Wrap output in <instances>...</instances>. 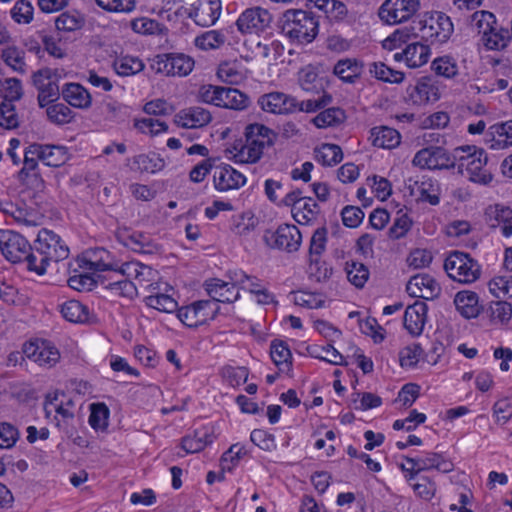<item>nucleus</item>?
Masks as SVG:
<instances>
[{
  "instance_id": "1",
  "label": "nucleus",
  "mask_w": 512,
  "mask_h": 512,
  "mask_svg": "<svg viewBox=\"0 0 512 512\" xmlns=\"http://www.w3.org/2000/svg\"><path fill=\"white\" fill-rule=\"evenodd\" d=\"M279 27L291 42L308 44L318 35L319 21L311 12L290 9L282 14Z\"/></svg>"
},
{
  "instance_id": "2",
  "label": "nucleus",
  "mask_w": 512,
  "mask_h": 512,
  "mask_svg": "<svg viewBox=\"0 0 512 512\" xmlns=\"http://www.w3.org/2000/svg\"><path fill=\"white\" fill-rule=\"evenodd\" d=\"M488 156L476 146H460L454 149V168L470 181L488 184L492 180L491 172L486 168Z\"/></svg>"
},
{
  "instance_id": "3",
  "label": "nucleus",
  "mask_w": 512,
  "mask_h": 512,
  "mask_svg": "<svg viewBox=\"0 0 512 512\" xmlns=\"http://www.w3.org/2000/svg\"><path fill=\"white\" fill-rule=\"evenodd\" d=\"M245 144H243L235 158L241 163L258 162L266 147L274 143L275 133L267 126L259 123L249 124L244 132Z\"/></svg>"
},
{
  "instance_id": "4",
  "label": "nucleus",
  "mask_w": 512,
  "mask_h": 512,
  "mask_svg": "<svg viewBox=\"0 0 512 512\" xmlns=\"http://www.w3.org/2000/svg\"><path fill=\"white\" fill-rule=\"evenodd\" d=\"M444 269L448 276L459 283L470 284L479 279L481 266L468 253L453 251L445 259Z\"/></svg>"
},
{
  "instance_id": "5",
  "label": "nucleus",
  "mask_w": 512,
  "mask_h": 512,
  "mask_svg": "<svg viewBox=\"0 0 512 512\" xmlns=\"http://www.w3.org/2000/svg\"><path fill=\"white\" fill-rule=\"evenodd\" d=\"M61 73L57 69L43 68L33 73L32 83L38 90V105L41 108L57 101L61 91L58 81Z\"/></svg>"
},
{
  "instance_id": "6",
  "label": "nucleus",
  "mask_w": 512,
  "mask_h": 512,
  "mask_svg": "<svg viewBox=\"0 0 512 512\" xmlns=\"http://www.w3.org/2000/svg\"><path fill=\"white\" fill-rule=\"evenodd\" d=\"M194 67V60L182 53H165L152 59L151 68L166 76H187Z\"/></svg>"
},
{
  "instance_id": "7",
  "label": "nucleus",
  "mask_w": 512,
  "mask_h": 512,
  "mask_svg": "<svg viewBox=\"0 0 512 512\" xmlns=\"http://www.w3.org/2000/svg\"><path fill=\"white\" fill-rule=\"evenodd\" d=\"M263 239L270 248L292 253L298 251L302 242V235L297 226L282 224L274 231L267 230Z\"/></svg>"
},
{
  "instance_id": "8",
  "label": "nucleus",
  "mask_w": 512,
  "mask_h": 512,
  "mask_svg": "<svg viewBox=\"0 0 512 512\" xmlns=\"http://www.w3.org/2000/svg\"><path fill=\"white\" fill-rule=\"evenodd\" d=\"M219 307H213L210 300H198L177 310L178 319L187 327L196 328L213 320Z\"/></svg>"
},
{
  "instance_id": "9",
  "label": "nucleus",
  "mask_w": 512,
  "mask_h": 512,
  "mask_svg": "<svg viewBox=\"0 0 512 512\" xmlns=\"http://www.w3.org/2000/svg\"><path fill=\"white\" fill-rule=\"evenodd\" d=\"M38 253L42 261L60 262L68 258L70 250L61 237L48 229H41L37 239Z\"/></svg>"
},
{
  "instance_id": "10",
  "label": "nucleus",
  "mask_w": 512,
  "mask_h": 512,
  "mask_svg": "<svg viewBox=\"0 0 512 512\" xmlns=\"http://www.w3.org/2000/svg\"><path fill=\"white\" fill-rule=\"evenodd\" d=\"M419 7V0H385L379 8L378 15L383 22L394 25L408 21Z\"/></svg>"
},
{
  "instance_id": "11",
  "label": "nucleus",
  "mask_w": 512,
  "mask_h": 512,
  "mask_svg": "<svg viewBox=\"0 0 512 512\" xmlns=\"http://www.w3.org/2000/svg\"><path fill=\"white\" fill-rule=\"evenodd\" d=\"M271 13L262 7L247 8L238 17L236 26L241 34H255L266 31L272 23Z\"/></svg>"
},
{
  "instance_id": "12",
  "label": "nucleus",
  "mask_w": 512,
  "mask_h": 512,
  "mask_svg": "<svg viewBox=\"0 0 512 512\" xmlns=\"http://www.w3.org/2000/svg\"><path fill=\"white\" fill-rule=\"evenodd\" d=\"M412 164L430 170L454 168V151L449 153L439 146L423 148L415 154Z\"/></svg>"
},
{
  "instance_id": "13",
  "label": "nucleus",
  "mask_w": 512,
  "mask_h": 512,
  "mask_svg": "<svg viewBox=\"0 0 512 512\" xmlns=\"http://www.w3.org/2000/svg\"><path fill=\"white\" fill-rule=\"evenodd\" d=\"M418 30L421 32V38L432 43H444L453 33V24L448 16L438 15L435 19L430 16L428 19L419 20Z\"/></svg>"
},
{
  "instance_id": "14",
  "label": "nucleus",
  "mask_w": 512,
  "mask_h": 512,
  "mask_svg": "<svg viewBox=\"0 0 512 512\" xmlns=\"http://www.w3.org/2000/svg\"><path fill=\"white\" fill-rule=\"evenodd\" d=\"M1 253L8 261L19 263L30 250V243L21 234L12 230H0Z\"/></svg>"
},
{
  "instance_id": "15",
  "label": "nucleus",
  "mask_w": 512,
  "mask_h": 512,
  "mask_svg": "<svg viewBox=\"0 0 512 512\" xmlns=\"http://www.w3.org/2000/svg\"><path fill=\"white\" fill-rule=\"evenodd\" d=\"M257 103L263 111L271 114H292L297 108L295 97L279 91L261 95Z\"/></svg>"
},
{
  "instance_id": "16",
  "label": "nucleus",
  "mask_w": 512,
  "mask_h": 512,
  "mask_svg": "<svg viewBox=\"0 0 512 512\" xmlns=\"http://www.w3.org/2000/svg\"><path fill=\"white\" fill-rule=\"evenodd\" d=\"M23 353L27 358L47 368L53 367L60 359L58 349L46 340L25 343Z\"/></svg>"
},
{
  "instance_id": "17",
  "label": "nucleus",
  "mask_w": 512,
  "mask_h": 512,
  "mask_svg": "<svg viewBox=\"0 0 512 512\" xmlns=\"http://www.w3.org/2000/svg\"><path fill=\"white\" fill-rule=\"evenodd\" d=\"M106 273L107 275H96L99 283L103 286L104 289L112 291L115 295L130 298L136 294V285L132 281L125 278V275L122 274L119 266L116 269L108 270Z\"/></svg>"
},
{
  "instance_id": "18",
  "label": "nucleus",
  "mask_w": 512,
  "mask_h": 512,
  "mask_svg": "<svg viewBox=\"0 0 512 512\" xmlns=\"http://www.w3.org/2000/svg\"><path fill=\"white\" fill-rule=\"evenodd\" d=\"M406 291L412 297L433 300L440 295L441 287L431 275L423 273L410 278Z\"/></svg>"
},
{
  "instance_id": "19",
  "label": "nucleus",
  "mask_w": 512,
  "mask_h": 512,
  "mask_svg": "<svg viewBox=\"0 0 512 512\" xmlns=\"http://www.w3.org/2000/svg\"><path fill=\"white\" fill-rule=\"evenodd\" d=\"M76 262L80 268L100 273H105L110 269H116L119 264L111 253L104 248H95L88 252L87 256L78 258Z\"/></svg>"
},
{
  "instance_id": "20",
  "label": "nucleus",
  "mask_w": 512,
  "mask_h": 512,
  "mask_svg": "<svg viewBox=\"0 0 512 512\" xmlns=\"http://www.w3.org/2000/svg\"><path fill=\"white\" fill-rule=\"evenodd\" d=\"M222 11L220 0H197L189 13V17L202 27H209L218 20Z\"/></svg>"
},
{
  "instance_id": "21",
  "label": "nucleus",
  "mask_w": 512,
  "mask_h": 512,
  "mask_svg": "<svg viewBox=\"0 0 512 512\" xmlns=\"http://www.w3.org/2000/svg\"><path fill=\"white\" fill-rule=\"evenodd\" d=\"M235 281L225 282L217 278H211L204 282L203 286L208 296L215 302L233 303L239 299L240 293Z\"/></svg>"
},
{
  "instance_id": "22",
  "label": "nucleus",
  "mask_w": 512,
  "mask_h": 512,
  "mask_svg": "<svg viewBox=\"0 0 512 512\" xmlns=\"http://www.w3.org/2000/svg\"><path fill=\"white\" fill-rule=\"evenodd\" d=\"M29 153L36 155L39 161L49 167H60L68 160L67 149L59 145L33 143L29 145Z\"/></svg>"
},
{
  "instance_id": "23",
  "label": "nucleus",
  "mask_w": 512,
  "mask_h": 512,
  "mask_svg": "<svg viewBox=\"0 0 512 512\" xmlns=\"http://www.w3.org/2000/svg\"><path fill=\"white\" fill-rule=\"evenodd\" d=\"M213 179L218 191L239 189L246 183V177L230 165L216 167Z\"/></svg>"
},
{
  "instance_id": "24",
  "label": "nucleus",
  "mask_w": 512,
  "mask_h": 512,
  "mask_svg": "<svg viewBox=\"0 0 512 512\" xmlns=\"http://www.w3.org/2000/svg\"><path fill=\"white\" fill-rule=\"evenodd\" d=\"M430 48L421 42H412L402 50L394 54L395 61H404L409 68H418L428 62Z\"/></svg>"
},
{
  "instance_id": "25",
  "label": "nucleus",
  "mask_w": 512,
  "mask_h": 512,
  "mask_svg": "<svg viewBox=\"0 0 512 512\" xmlns=\"http://www.w3.org/2000/svg\"><path fill=\"white\" fill-rule=\"evenodd\" d=\"M490 149H505L512 146V120L491 125L485 134Z\"/></svg>"
},
{
  "instance_id": "26",
  "label": "nucleus",
  "mask_w": 512,
  "mask_h": 512,
  "mask_svg": "<svg viewBox=\"0 0 512 512\" xmlns=\"http://www.w3.org/2000/svg\"><path fill=\"white\" fill-rule=\"evenodd\" d=\"M427 311V304L422 301H416L406 308L404 313V327L411 335L418 336L423 332L427 320Z\"/></svg>"
},
{
  "instance_id": "27",
  "label": "nucleus",
  "mask_w": 512,
  "mask_h": 512,
  "mask_svg": "<svg viewBox=\"0 0 512 512\" xmlns=\"http://www.w3.org/2000/svg\"><path fill=\"white\" fill-rule=\"evenodd\" d=\"M485 221L491 228H500L505 237L512 235V209L500 205L485 210Z\"/></svg>"
},
{
  "instance_id": "28",
  "label": "nucleus",
  "mask_w": 512,
  "mask_h": 512,
  "mask_svg": "<svg viewBox=\"0 0 512 512\" xmlns=\"http://www.w3.org/2000/svg\"><path fill=\"white\" fill-rule=\"evenodd\" d=\"M406 462H414L417 470L428 471L436 469L442 473H449L454 469L451 461L445 459L441 454L427 452L418 457H405Z\"/></svg>"
},
{
  "instance_id": "29",
  "label": "nucleus",
  "mask_w": 512,
  "mask_h": 512,
  "mask_svg": "<svg viewBox=\"0 0 512 512\" xmlns=\"http://www.w3.org/2000/svg\"><path fill=\"white\" fill-rule=\"evenodd\" d=\"M212 119L208 110L202 107H189L181 110L175 116V123L183 128H200Z\"/></svg>"
},
{
  "instance_id": "30",
  "label": "nucleus",
  "mask_w": 512,
  "mask_h": 512,
  "mask_svg": "<svg viewBox=\"0 0 512 512\" xmlns=\"http://www.w3.org/2000/svg\"><path fill=\"white\" fill-rule=\"evenodd\" d=\"M408 188L410 194L416 196L418 200L428 202L431 205L439 204V195L437 185L431 178L423 177L421 180L409 179Z\"/></svg>"
},
{
  "instance_id": "31",
  "label": "nucleus",
  "mask_w": 512,
  "mask_h": 512,
  "mask_svg": "<svg viewBox=\"0 0 512 512\" xmlns=\"http://www.w3.org/2000/svg\"><path fill=\"white\" fill-rule=\"evenodd\" d=\"M128 166L132 171L153 174L164 168L165 161L158 154L150 152L148 154H139L128 159Z\"/></svg>"
},
{
  "instance_id": "32",
  "label": "nucleus",
  "mask_w": 512,
  "mask_h": 512,
  "mask_svg": "<svg viewBox=\"0 0 512 512\" xmlns=\"http://www.w3.org/2000/svg\"><path fill=\"white\" fill-rule=\"evenodd\" d=\"M454 304L457 311L467 319L477 317L482 310L478 295L472 291L458 292L455 295Z\"/></svg>"
},
{
  "instance_id": "33",
  "label": "nucleus",
  "mask_w": 512,
  "mask_h": 512,
  "mask_svg": "<svg viewBox=\"0 0 512 512\" xmlns=\"http://www.w3.org/2000/svg\"><path fill=\"white\" fill-rule=\"evenodd\" d=\"M370 140L375 147L393 149L400 144L401 135L394 128L380 126L370 130Z\"/></svg>"
},
{
  "instance_id": "34",
  "label": "nucleus",
  "mask_w": 512,
  "mask_h": 512,
  "mask_svg": "<svg viewBox=\"0 0 512 512\" xmlns=\"http://www.w3.org/2000/svg\"><path fill=\"white\" fill-rule=\"evenodd\" d=\"M63 99L73 107L85 109L91 105L90 93L79 83H67L61 90Z\"/></svg>"
},
{
  "instance_id": "35",
  "label": "nucleus",
  "mask_w": 512,
  "mask_h": 512,
  "mask_svg": "<svg viewBox=\"0 0 512 512\" xmlns=\"http://www.w3.org/2000/svg\"><path fill=\"white\" fill-rule=\"evenodd\" d=\"M363 71V64L356 59H342L339 60L333 69L334 75L339 77L345 83H355L361 76Z\"/></svg>"
},
{
  "instance_id": "36",
  "label": "nucleus",
  "mask_w": 512,
  "mask_h": 512,
  "mask_svg": "<svg viewBox=\"0 0 512 512\" xmlns=\"http://www.w3.org/2000/svg\"><path fill=\"white\" fill-rule=\"evenodd\" d=\"M25 55L26 52L23 49L15 45H10L1 50L0 57L14 72L25 74L27 72Z\"/></svg>"
},
{
  "instance_id": "37",
  "label": "nucleus",
  "mask_w": 512,
  "mask_h": 512,
  "mask_svg": "<svg viewBox=\"0 0 512 512\" xmlns=\"http://www.w3.org/2000/svg\"><path fill=\"white\" fill-rule=\"evenodd\" d=\"M270 356L281 372L290 371L292 354L288 345L280 340H273L270 345Z\"/></svg>"
},
{
  "instance_id": "38",
  "label": "nucleus",
  "mask_w": 512,
  "mask_h": 512,
  "mask_svg": "<svg viewBox=\"0 0 512 512\" xmlns=\"http://www.w3.org/2000/svg\"><path fill=\"white\" fill-rule=\"evenodd\" d=\"M511 38L510 30L498 27L496 23L491 31H488L487 35L482 36V41L489 50H501L508 46Z\"/></svg>"
},
{
  "instance_id": "39",
  "label": "nucleus",
  "mask_w": 512,
  "mask_h": 512,
  "mask_svg": "<svg viewBox=\"0 0 512 512\" xmlns=\"http://www.w3.org/2000/svg\"><path fill=\"white\" fill-rule=\"evenodd\" d=\"M62 316L72 323H86L89 319V310L77 300H69L60 306Z\"/></svg>"
},
{
  "instance_id": "40",
  "label": "nucleus",
  "mask_w": 512,
  "mask_h": 512,
  "mask_svg": "<svg viewBox=\"0 0 512 512\" xmlns=\"http://www.w3.org/2000/svg\"><path fill=\"white\" fill-rule=\"evenodd\" d=\"M222 94L218 102L219 107L242 110L248 106V97L236 88L223 87Z\"/></svg>"
},
{
  "instance_id": "41",
  "label": "nucleus",
  "mask_w": 512,
  "mask_h": 512,
  "mask_svg": "<svg viewBox=\"0 0 512 512\" xmlns=\"http://www.w3.org/2000/svg\"><path fill=\"white\" fill-rule=\"evenodd\" d=\"M38 157L29 153V146L24 151L23 167L18 172V179L23 184L30 185L40 179L39 173L36 171L38 166Z\"/></svg>"
},
{
  "instance_id": "42",
  "label": "nucleus",
  "mask_w": 512,
  "mask_h": 512,
  "mask_svg": "<svg viewBox=\"0 0 512 512\" xmlns=\"http://www.w3.org/2000/svg\"><path fill=\"white\" fill-rule=\"evenodd\" d=\"M315 159L324 166H334L343 159V152L336 144L325 143L315 149Z\"/></svg>"
},
{
  "instance_id": "43",
  "label": "nucleus",
  "mask_w": 512,
  "mask_h": 512,
  "mask_svg": "<svg viewBox=\"0 0 512 512\" xmlns=\"http://www.w3.org/2000/svg\"><path fill=\"white\" fill-rule=\"evenodd\" d=\"M495 24L496 18L494 14L489 11H476L469 17L471 29L482 36L487 35L488 31H491Z\"/></svg>"
},
{
  "instance_id": "44",
  "label": "nucleus",
  "mask_w": 512,
  "mask_h": 512,
  "mask_svg": "<svg viewBox=\"0 0 512 512\" xmlns=\"http://www.w3.org/2000/svg\"><path fill=\"white\" fill-rule=\"evenodd\" d=\"M319 210V205L311 197H307L302 203L296 205L292 215L299 224H307L316 218Z\"/></svg>"
},
{
  "instance_id": "45",
  "label": "nucleus",
  "mask_w": 512,
  "mask_h": 512,
  "mask_svg": "<svg viewBox=\"0 0 512 512\" xmlns=\"http://www.w3.org/2000/svg\"><path fill=\"white\" fill-rule=\"evenodd\" d=\"M213 438L206 430H197L182 439V448L187 453H197L212 443Z\"/></svg>"
},
{
  "instance_id": "46",
  "label": "nucleus",
  "mask_w": 512,
  "mask_h": 512,
  "mask_svg": "<svg viewBox=\"0 0 512 512\" xmlns=\"http://www.w3.org/2000/svg\"><path fill=\"white\" fill-rule=\"evenodd\" d=\"M298 81L305 91L317 92L322 89V80L312 65H307L299 71Z\"/></svg>"
},
{
  "instance_id": "47",
  "label": "nucleus",
  "mask_w": 512,
  "mask_h": 512,
  "mask_svg": "<svg viewBox=\"0 0 512 512\" xmlns=\"http://www.w3.org/2000/svg\"><path fill=\"white\" fill-rule=\"evenodd\" d=\"M346 118L344 110L341 108H328L320 112L314 119L313 123L318 128H326L330 126H336L344 122Z\"/></svg>"
},
{
  "instance_id": "48",
  "label": "nucleus",
  "mask_w": 512,
  "mask_h": 512,
  "mask_svg": "<svg viewBox=\"0 0 512 512\" xmlns=\"http://www.w3.org/2000/svg\"><path fill=\"white\" fill-rule=\"evenodd\" d=\"M144 302L147 306L160 312L172 313L177 310L178 303L170 295L155 293L145 297Z\"/></svg>"
},
{
  "instance_id": "49",
  "label": "nucleus",
  "mask_w": 512,
  "mask_h": 512,
  "mask_svg": "<svg viewBox=\"0 0 512 512\" xmlns=\"http://www.w3.org/2000/svg\"><path fill=\"white\" fill-rule=\"evenodd\" d=\"M61 394L62 392L55 391L46 395L44 401V412L46 418H50L55 414V420H57V416L59 415L64 421H66L71 417V414L67 410L61 408Z\"/></svg>"
},
{
  "instance_id": "50",
  "label": "nucleus",
  "mask_w": 512,
  "mask_h": 512,
  "mask_svg": "<svg viewBox=\"0 0 512 512\" xmlns=\"http://www.w3.org/2000/svg\"><path fill=\"white\" fill-rule=\"evenodd\" d=\"M114 69L120 76H131L144 69V63L137 57L123 56L115 60Z\"/></svg>"
},
{
  "instance_id": "51",
  "label": "nucleus",
  "mask_w": 512,
  "mask_h": 512,
  "mask_svg": "<svg viewBox=\"0 0 512 512\" xmlns=\"http://www.w3.org/2000/svg\"><path fill=\"white\" fill-rule=\"evenodd\" d=\"M369 72L375 78L384 82L401 83L404 79V73L393 70L382 62L372 63L370 65Z\"/></svg>"
},
{
  "instance_id": "52",
  "label": "nucleus",
  "mask_w": 512,
  "mask_h": 512,
  "mask_svg": "<svg viewBox=\"0 0 512 512\" xmlns=\"http://www.w3.org/2000/svg\"><path fill=\"white\" fill-rule=\"evenodd\" d=\"M46 114L50 122L56 125H65L73 120L72 110L63 103L49 104L46 106Z\"/></svg>"
},
{
  "instance_id": "53",
  "label": "nucleus",
  "mask_w": 512,
  "mask_h": 512,
  "mask_svg": "<svg viewBox=\"0 0 512 512\" xmlns=\"http://www.w3.org/2000/svg\"><path fill=\"white\" fill-rule=\"evenodd\" d=\"M38 243L35 240L33 244H30V250L25 255V261L27 268L30 271L35 272L38 275H44L49 265L48 261H42V256L38 253Z\"/></svg>"
},
{
  "instance_id": "54",
  "label": "nucleus",
  "mask_w": 512,
  "mask_h": 512,
  "mask_svg": "<svg viewBox=\"0 0 512 512\" xmlns=\"http://www.w3.org/2000/svg\"><path fill=\"white\" fill-rule=\"evenodd\" d=\"M346 273L348 280L357 288H362L369 278L368 268L360 262H347Z\"/></svg>"
},
{
  "instance_id": "55",
  "label": "nucleus",
  "mask_w": 512,
  "mask_h": 512,
  "mask_svg": "<svg viewBox=\"0 0 512 512\" xmlns=\"http://www.w3.org/2000/svg\"><path fill=\"white\" fill-rule=\"evenodd\" d=\"M84 24V18L77 12H63L55 20L57 30L72 32L80 29Z\"/></svg>"
},
{
  "instance_id": "56",
  "label": "nucleus",
  "mask_w": 512,
  "mask_h": 512,
  "mask_svg": "<svg viewBox=\"0 0 512 512\" xmlns=\"http://www.w3.org/2000/svg\"><path fill=\"white\" fill-rule=\"evenodd\" d=\"M432 70L435 74L445 77V78H453L458 74V65L450 56H442L436 58L432 62Z\"/></svg>"
},
{
  "instance_id": "57",
  "label": "nucleus",
  "mask_w": 512,
  "mask_h": 512,
  "mask_svg": "<svg viewBox=\"0 0 512 512\" xmlns=\"http://www.w3.org/2000/svg\"><path fill=\"white\" fill-rule=\"evenodd\" d=\"M326 243L327 229L325 227H320L316 229L311 237L309 246V255L311 263L318 262V257L324 252Z\"/></svg>"
},
{
  "instance_id": "58",
  "label": "nucleus",
  "mask_w": 512,
  "mask_h": 512,
  "mask_svg": "<svg viewBox=\"0 0 512 512\" xmlns=\"http://www.w3.org/2000/svg\"><path fill=\"white\" fill-rule=\"evenodd\" d=\"M224 42L225 36L218 30L207 31L195 39V45L202 50L219 48Z\"/></svg>"
},
{
  "instance_id": "59",
  "label": "nucleus",
  "mask_w": 512,
  "mask_h": 512,
  "mask_svg": "<svg viewBox=\"0 0 512 512\" xmlns=\"http://www.w3.org/2000/svg\"><path fill=\"white\" fill-rule=\"evenodd\" d=\"M491 321L508 323L512 317V305L506 301H493L489 306Z\"/></svg>"
},
{
  "instance_id": "60",
  "label": "nucleus",
  "mask_w": 512,
  "mask_h": 512,
  "mask_svg": "<svg viewBox=\"0 0 512 512\" xmlns=\"http://www.w3.org/2000/svg\"><path fill=\"white\" fill-rule=\"evenodd\" d=\"M423 353L420 344L413 343L402 348L399 352V362L401 367H414L418 362Z\"/></svg>"
},
{
  "instance_id": "61",
  "label": "nucleus",
  "mask_w": 512,
  "mask_h": 512,
  "mask_svg": "<svg viewBox=\"0 0 512 512\" xmlns=\"http://www.w3.org/2000/svg\"><path fill=\"white\" fill-rule=\"evenodd\" d=\"M109 410L103 403L91 405L89 424L96 430H103L108 425Z\"/></svg>"
},
{
  "instance_id": "62",
  "label": "nucleus",
  "mask_w": 512,
  "mask_h": 512,
  "mask_svg": "<svg viewBox=\"0 0 512 512\" xmlns=\"http://www.w3.org/2000/svg\"><path fill=\"white\" fill-rule=\"evenodd\" d=\"M414 493L424 500H431L436 493V484L427 476H419L415 483H411Z\"/></svg>"
},
{
  "instance_id": "63",
  "label": "nucleus",
  "mask_w": 512,
  "mask_h": 512,
  "mask_svg": "<svg viewBox=\"0 0 512 512\" xmlns=\"http://www.w3.org/2000/svg\"><path fill=\"white\" fill-rule=\"evenodd\" d=\"M246 454V450L240 444H233L221 457L222 470L231 471L239 460Z\"/></svg>"
},
{
  "instance_id": "64",
  "label": "nucleus",
  "mask_w": 512,
  "mask_h": 512,
  "mask_svg": "<svg viewBox=\"0 0 512 512\" xmlns=\"http://www.w3.org/2000/svg\"><path fill=\"white\" fill-rule=\"evenodd\" d=\"M490 292L497 298L512 297V276H498L489 282Z\"/></svg>"
}]
</instances>
